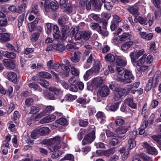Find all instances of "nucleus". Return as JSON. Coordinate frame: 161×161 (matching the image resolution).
Masks as SVG:
<instances>
[{"label": "nucleus", "instance_id": "f257e3e1", "mask_svg": "<svg viewBox=\"0 0 161 161\" xmlns=\"http://www.w3.org/2000/svg\"><path fill=\"white\" fill-rule=\"evenodd\" d=\"M60 64L58 62H56L52 64L51 69L56 70L62 77H66L68 75V73L70 71L69 68L64 64H62L60 66L62 71H60L58 69L59 68Z\"/></svg>", "mask_w": 161, "mask_h": 161}, {"label": "nucleus", "instance_id": "f03ea898", "mask_svg": "<svg viewBox=\"0 0 161 161\" xmlns=\"http://www.w3.org/2000/svg\"><path fill=\"white\" fill-rule=\"evenodd\" d=\"M124 73L123 77H116L115 79L119 81H123L125 83H130L131 81V80L133 78V75L129 70H126Z\"/></svg>", "mask_w": 161, "mask_h": 161}, {"label": "nucleus", "instance_id": "7ed1b4c3", "mask_svg": "<svg viewBox=\"0 0 161 161\" xmlns=\"http://www.w3.org/2000/svg\"><path fill=\"white\" fill-rule=\"evenodd\" d=\"M49 142L50 144L53 145V150H56L61 147V138L59 136H57L49 139Z\"/></svg>", "mask_w": 161, "mask_h": 161}, {"label": "nucleus", "instance_id": "20e7f679", "mask_svg": "<svg viewBox=\"0 0 161 161\" xmlns=\"http://www.w3.org/2000/svg\"><path fill=\"white\" fill-rule=\"evenodd\" d=\"M95 139V132L94 130H92L90 133L85 136L82 141L83 145L90 144Z\"/></svg>", "mask_w": 161, "mask_h": 161}, {"label": "nucleus", "instance_id": "39448f33", "mask_svg": "<svg viewBox=\"0 0 161 161\" xmlns=\"http://www.w3.org/2000/svg\"><path fill=\"white\" fill-rule=\"evenodd\" d=\"M54 109V106L51 105L47 106L46 107L45 110L35 116V118L36 120H37L42 117L45 116L47 114L51 112Z\"/></svg>", "mask_w": 161, "mask_h": 161}, {"label": "nucleus", "instance_id": "423d86ee", "mask_svg": "<svg viewBox=\"0 0 161 161\" xmlns=\"http://www.w3.org/2000/svg\"><path fill=\"white\" fill-rule=\"evenodd\" d=\"M110 90L108 88L107 86H104L98 89L97 95L102 97H105L108 96Z\"/></svg>", "mask_w": 161, "mask_h": 161}, {"label": "nucleus", "instance_id": "0eeeda50", "mask_svg": "<svg viewBox=\"0 0 161 161\" xmlns=\"http://www.w3.org/2000/svg\"><path fill=\"white\" fill-rule=\"evenodd\" d=\"M125 92V90L124 89L120 88L115 89L114 91V99L116 101L118 100L124 95Z\"/></svg>", "mask_w": 161, "mask_h": 161}, {"label": "nucleus", "instance_id": "6e6552de", "mask_svg": "<svg viewBox=\"0 0 161 161\" xmlns=\"http://www.w3.org/2000/svg\"><path fill=\"white\" fill-rule=\"evenodd\" d=\"M116 65L123 66L126 65L127 62L125 58L121 56H115Z\"/></svg>", "mask_w": 161, "mask_h": 161}, {"label": "nucleus", "instance_id": "1a4fd4ad", "mask_svg": "<svg viewBox=\"0 0 161 161\" xmlns=\"http://www.w3.org/2000/svg\"><path fill=\"white\" fill-rule=\"evenodd\" d=\"M103 81L104 80L102 77H96L93 80L92 85L93 86L98 87L103 84Z\"/></svg>", "mask_w": 161, "mask_h": 161}, {"label": "nucleus", "instance_id": "9d476101", "mask_svg": "<svg viewBox=\"0 0 161 161\" xmlns=\"http://www.w3.org/2000/svg\"><path fill=\"white\" fill-rule=\"evenodd\" d=\"M3 75L7 77L8 79L12 81H16L17 79L16 74L14 72L5 71Z\"/></svg>", "mask_w": 161, "mask_h": 161}, {"label": "nucleus", "instance_id": "9b49d317", "mask_svg": "<svg viewBox=\"0 0 161 161\" xmlns=\"http://www.w3.org/2000/svg\"><path fill=\"white\" fill-rule=\"evenodd\" d=\"M143 146V147L147 149L149 153L151 154H154L157 153V152L155 148L149 145L147 142H144Z\"/></svg>", "mask_w": 161, "mask_h": 161}, {"label": "nucleus", "instance_id": "f8f14e48", "mask_svg": "<svg viewBox=\"0 0 161 161\" xmlns=\"http://www.w3.org/2000/svg\"><path fill=\"white\" fill-rule=\"evenodd\" d=\"M146 55L144 54L139 59L137 60H136L133 64L134 66H137L138 67L141 66L146 63Z\"/></svg>", "mask_w": 161, "mask_h": 161}, {"label": "nucleus", "instance_id": "ddd939ff", "mask_svg": "<svg viewBox=\"0 0 161 161\" xmlns=\"http://www.w3.org/2000/svg\"><path fill=\"white\" fill-rule=\"evenodd\" d=\"M100 69V62L97 61L95 62V63L92 68L90 69L91 71L93 73H98Z\"/></svg>", "mask_w": 161, "mask_h": 161}, {"label": "nucleus", "instance_id": "4468645a", "mask_svg": "<svg viewBox=\"0 0 161 161\" xmlns=\"http://www.w3.org/2000/svg\"><path fill=\"white\" fill-rule=\"evenodd\" d=\"M81 53L78 51H76L74 52V55L70 57L71 60L74 63H77L80 60Z\"/></svg>", "mask_w": 161, "mask_h": 161}, {"label": "nucleus", "instance_id": "2eb2a0df", "mask_svg": "<svg viewBox=\"0 0 161 161\" xmlns=\"http://www.w3.org/2000/svg\"><path fill=\"white\" fill-rule=\"evenodd\" d=\"M129 127V125H125L118 127L116 129V132L119 135L124 134L128 130Z\"/></svg>", "mask_w": 161, "mask_h": 161}, {"label": "nucleus", "instance_id": "dca6fc26", "mask_svg": "<svg viewBox=\"0 0 161 161\" xmlns=\"http://www.w3.org/2000/svg\"><path fill=\"white\" fill-rule=\"evenodd\" d=\"M53 49L60 52H62L65 50V46L62 43H53Z\"/></svg>", "mask_w": 161, "mask_h": 161}, {"label": "nucleus", "instance_id": "f3484780", "mask_svg": "<svg viewBox=\"0 0 161 161\" xmlns=\"http://www.w3.org/2000/svg\"><path fill=\"white\" fill-rule=\"evenodd\" d=\"M154 79L153 77H151L149 78L148 83L147 84L145 90L148 92L151 90L152 87L155 86L156 84V81L154 82Z\"/></svg>", "mask_w": 161, "mask_h": 161}, {"label": "nucleus", "instance_id": "a211bd4d", "mask_svg": "<svg viewBox=\"0 0 161 161\" xmlns=\"http://www.w3.org/2000/svg\"><path fill=\"white\" fill-rule=\"evenodd\" d=\"M69 29V27L68 26H63L62 28L61 33H62V37L61 39L62 40H65L67 37L68 31Z\"/></svg>", "mask_w": 161, "mask_h": 161}, {"label": "nucleus", "instance_id": "6ab92c4d", "mask_svg": "<svg viewBox=\"0 0 161 161\" xmlns=\"http://www.w3.org/2000/svg\"><path fill=\"white\" fill-rule=\"evenodd\" d=\"M124 103L132 108H135L136 107V105L133 102L132 98H128L126 99L124 101Z\"/></svg>", "mask_w": 161, "mask_h": 161}, {"label": "nucleus", "instance_id": "aec40b11", "mask_svg": "<svg viewBox=\"0 0 161 161\" xmlns=\"http://www.w3.org/2000/svg\"><path fill=\"white\" fill-rule=\"evenodd\" d=\"M56 118V117L53 115H50L42 119L41 120L42 123L50 122L53 121Z\"/></svg>", "mask_w": 161, "mask_h": 161}, {"label": "nucleus", "instance_id": "412c9836", "mask_svg": "<svg viewBox=\"0 0 161 161\" xmlns=\"http://www.w3.org/2000/svg\"><path fill=\"white\" fill-rule=\"evenodd\" d=\"M139 34L142 38L147 41L151 40L153 37L152 33L147 34L145 32H141Z\"/></svg>", "mask_w": 161, "mask_h": 161}, {"label": "nucleus", "instance_id": "4be33fe9", "mask_svg": "<svg viewBox=\"0 0 161 161\" xmlns=\"http://www.w3.org/2000/svg\"><path fill=\"white\" fill-rule=\"evenodd\" d=\"M122 67L118 65L115 66V69L118 73V75L114 77L115 79L116 77H121L123 76V74L125 73V71Z\"/></svg>", "mask_w": 161, "mask_h": 161}, {"label": "nucleus", "instance_id": "5701e85b", "mask_svg": "<svg viewBox=\"0 0 161 161\" xmlns=\"http://www.w3.org/2000/svg\"><path fill=\"white\" fill-rule=\"evenodd\" d=\"M40 136H45L49 133L50 130L47 127H42L38 130Z\"/></svg>", "mask_w": 161, "mask_h": 161}, {"label": "nucleus", "instance_id": "b1692460", "mask_svg": "<svg viewBox=\"0 0 161 161\" xmlns=\"http://www.w3.org/2000/svg\"><path fill=\"white\" fill-rule=\"evenodd\" d=\"M138 7L136 6H131L128 8V10L131 14L135 16L138 15Z\"/></svg>", "mask_w": 161, "mask_h": 161}, {"label": "nucleus", "instance_id": "393cba45", "mask_svg": "<svg viewBox=\"0 0 161 161\" xmlns=\"http://www.w3.org/2000/svg\"><path fill=\"white\" fill-rule=\"evenodd\" d=\"M10 39L9 34L7 33H2L0 34V41L1 42H6Z\"/></svg>", "mask_w": 161, "mask_h": 161}, {"label": "nucleus", "instance_id": "a878e982", "mask_svg": "<svg viewBox=\"0 0 161 161\" xmlns=\"http://www.w3.org/2000/svg\"><path fill=\"white\" fill-rule=\"evenodd\" d=\"M97 117L98 119L101 123H103L105 122L106 117L104 114L101 112H98L97 114Z\"/></svg>", "mask_w": 161, "mask_h": 161}, {"label": "nucleus", "instance_id": "bb28decb", "mask_svg": "<svg viewBox=\"0 0 161 161\" xmlns=\"http://www.w3.org/2000/svg\"><path fill=\"white\" fill-rule=\"evenodd\" d=\"M133 44V42L132 41L126 42L122 45L121 49L123 51H126Z\"/></svg>", "mask_w": 161, "mask_h": 161}, {"label": "nucleus", "instance_id": "cd10ccee", "mask_svg": "<svg viewBox=\"0 0 161 161\" xmlns=\"http://www.w3.org/2000/svg\"><path fill=\"white\" fill-rule=\"evenodd\" d=\"M148 125V122L147 121H145L143 124L140 127L139 129V134L140 135H142L145 132V129L146 128Z\"/></svg>", "mask_w": 161, "mask_h": 161}, {"label": "nucleus", "instance_id": "c85d7f7f", "mask_svg": "<svg viewBox=\"0 0 161 161\" xmlns=\"http://www.w3.org/2000/svg\"><path fill=\"white\" fill-rule=\"evenodd\" d=\"M90 101L89 97H81L79 98L77 100L78 103L81 104H86L88 103Z\"/></svg>", "mask_w": 161, "mask_h": 161}, {"label": "nucleus", "instance_id": "c756f323", "mask_svg": "<svg viewBox=\"0 0 161 161\" xmlns=\"http://www.w3.org/2000/svg\"><path fill=\"white\" fill-rule=\"evenodd\" d=\"M41 109V107L39 105L32 106L31 108V113L32 114H36Z\"/></svg>", "mask_w": 161, "mask_h": 161}, {"label": "nucleus", "instance_id": "7c9ffc66", "mask_svg": "<svg viewBox=\"0 0 161 161\" xmlns=\"http://www.w3.org/2000/svg\"><path fill=\"white\" fill-rule=\"evenodd\" d=\"M82 39L85 40H88L90 37L91 33L89 31H81Z\"/></svg>", "mask_w": 161, "mask_h": 161}, {"label": "nucleus", "instance_id": "2f4dec72", "mask_svg": "<svg viewBox=\"0 0 161 161\" xmlns=\"http://www.w3.org/2000/svg\"><path fill=\"white\" fill-rule=\"evenodd\" d=\"M119 41L121 42L125 41L130 39V34L129 33H125L119 36Z\"/></svg>", "mask_w": 161, "mask_h": 161}, {"label": "nucleus", "instance_id": "473e14b6", "mask_svg": "<svg viewBox=\"0 0 161 161\" xmlns=\"http://www.w3.org/2000/svg\"><path fill=\"white\" fill-rule=\"evenodd\" d=\"M130 56L131 58L132 64L135 62L136 59L138 58L137 57L136 51H134L133 52H131L130 54Z\"/></svg>", "mask_w": 161, "mask_h": 161}, {"label": "nucleus", "instance_id": "72a5a7b5", "mask_svg": "<svg viewBox=\"0 0 161 161\" xmlns=\"http://www.w3.org/2000/svg\"><path fill=\"white\" fill-rule=\"evenodd\" d=\"M147 20L145 18H143L142 17H139L137 18H135L134 19V21L136 23L139 22L142 25L145 24Z\"/></svg>", "mask_w": 161, "mask_h": 161}, {"label": "nucleus", "instance_id": "f704fd0d", "mask_svg": "<svg viewBox=\"0 0 161 161\" xmlns=\"http://www.w3.org/2000/svg\"><path fill=\"white\" fill-rule=\"evenodd\" d=\"M115 151V148H114L107 150H104V155L105 156L108 157L110 155L113 154Z\"/></svg>", "mask_w": 161, "mask_h": 161}, {"label": "nucleus", "instance_id": "c9c22d12", "mask_svg": "<svg viewBox=\"0 0 161 161\" xmlns=\"http://www.w3.org/2000/svg\"><path fill=\"white\" fill-rule=\"evenodd\" d=\"M106 60L110 62H114L115 59V57L112 54L109 53L105 57Z\"/></svg>", "mask_w": 161, "mask_h": 161}, {"label": "nucleus", "instance_id": "e433bc0d", "mask_svg": "<svg viewBox=\"0 0 161 161\" xmlns=\"http://www.w3.org/2000/svg\"><path fill=\"white\" fill-rule=\"evenodd\" d=\"M71 72L72 75H74L75 76H79L80 74V71L79 70L73 66L71 67Z\"/></svg>", "mask_w": 161, "mask_h": 161}, {"label": "nucleus", "instance_id": "4c0bfd02", "mask_svg": "<svg viewBox=\"0 0 161 161\" xmlns=\"http://www.w3.org/2000/svg\"><path fill=\"white\" fill-rule=\"evenodd\" d=\"M40 36V33L39 32H35L33 33L31 37V40L33 42L36 41Z\"/></svg>", "mask_w": 161, "mask_h": 161}, {"label": "nucleus", "instance_id": "58836bf2", "mask_svg": "<svg viewBox=\"0 0 161 161\" xmlns=\"http://www.w3.org/2000/svg\"><path fill=\"white\" fill-rule=\"evenodd\" d=\"M39 75L41 77L45 78H51L52 77V75L50 74L45 71L40 72Z\"/></svg>", "mask_w": 161, "mask_h": 161}, {"label": "nucleus", "instance_id": "ea45409f", "mask_svg": "<svg viewBox=\"0 0 161 161\" xmlns=\"http://www.w3.org/2000/svg\"><path fill=\"white\" fill-rule=\"evenodd\" d=\"M77 97L76 95H73L71 94H67L65 97V99L66 100L69 101H72L75 99Z\"/></svg>", "mask_w": 161, "mask_h": 161}, {"label": "nucleus", "instance_id": "a19ab883", "mask_svg": "<svg viewBox=\"0 0 161 161\" xmlns=\"http://www.w3.org/2000/svg\"><path fill=\"white\" fill-rule=\"evenodd\" d=\"M26 7V4L23 3L21 5L19 6L17 8L16 12L20 13L24 11Z\"/></svg>", "mask_w": 161, "mask_h": 161}, {"label": "nucleus", "instance_id": "79ce46f5", "mask_svg": "<svg viewBox=\"0 0 161 161\" xmlns=\"http://www.w3.org/2000/svg\"><path fill=\"white\" fill-rule=\"evenodd\" d=\"M86 132V130L85 129H81L79 132L77 137L79 141H81L83 137V136Z\"/></svg>", "mask_w": 161, "mask_h": 161}, {"label": "nucleus", "instance_id": "37998d69", "mask_svg": "<svg viewBox=\"0 0 161 161\" xmlns=\"http://www.w3.org/2000/svg\"><path fill=\"white\" fill-rule=\"evenodd\" d=\"M97 32L103 36H106L108 35V32L106 30L104 31L102 30L101 29V27H99V29L97 30Z\"/></svg>", "mask_w": 161, "mask_h": 161}, {"label": "nucleus", "instance_id": "c03bdc74", "mask_svg": "<svg viewBox=\"0 0 161 161\" xmlns=\"http://www.w3.org/2000/svg\"><path fill=\"white\" fill-rule=\"evenodd\" d=\"M40 134L39 133L38 130H33L31 133V137L34 139H35L38 138Z\"/></svg>", "mask_w": 161, "mask_h": 161}, {"label": "nucleus", "instance_id": "a18cd8bd", "mask_svg": "<svg viewBox=\"0 0 161 161\" xmlns=\"http://www.w3.org/2000/svg\"><path fill=\"white\" fill-rule=\"evenodd\" d=\"M25 19V14H22L18 18V26L19 27L21 26L23 24Z\"/></svg>", "mask_w": 161, "mask_h": 161}, {"label": "nucleus", "instance_id": "49530a36", "mask_svg": "<svg viewBox=\"0 0 161 161\" xmlns=\"http://www.w3.org/2000/svg\"><path fill=\"white\" fill-rule=\"evenodd\" d=\"M5 56L8 58H14L16 57L15 53L11 52H7L5 54Z\"/></svg>", "mask_w": 161, "mask_h": 161}, {"label": "nucleus", "instance_id": "de8ad7c7", "mask_svg": "<svg viewBox=\"0 0 161 161\" xmlns=\"http://www.w3.org/2000/svg\"><path fill=\"white\" fill-rule=\"evenodd\" d=\"M122 19L121 17L115 14L113 16V19L112 21L114 22L117 24H118L121 22Z\"/></svg>", "mask_w": 161, "mask_h": 161}, {"label": "nucleus", "instance_id": "09e8293b", "mask_svg": "<svg viewBox=\"0 0 161 161\" xmlns=\"http://www.w3.org/2000/svg\"><path fill=\"white\" fill-rule=\"evenodd\" d=\"M90 28L93 30H96L97 31V30L99 29V27H101L99 24L96 23H92L91 24Z\"/></svg>", "mask_w": 161, "mask_h": 161}, {"label": "nucleus", "instance_id": "8fccbe9b", "mask_svg": "<svg viewBox=\"0 0 161 161\" xmlns=\"http://www.w3.org/2000/svg\"><path fill=\"white\" fill-rule=\"evenodd\" d=\"M56 122L61 125H65L67 124V121L64 118H60L56 120Z\"/></svg>", "mask_w": 161, "mask_h": 161}, {"label": "nucleus", "instance_id": "3c124183", "mask_svg": "<svg viewBox=\"0 0 161 161\" xmlns=\"http://www.w3.org/2000/svg\"><path fill=\"white\" fill-rule=\"evenodd\" d=\"M62 154L61 152L59 150L55 151L52 155L51 157L52 158L55 159L58 158Z\"/></svg>", "mask_w": 161, "mask_h": 161}, {"label": "nucleus", "instance_id": "603ef678", "mask_svg": "<svg viewBox=\"0 0 161 161\" xmlns=\"http://www.w3.org/2000/svg\"><path fill=\"white\" fill-rule=\"evenodd\" d=\"M39 83L41 86L44 87H46L49 85L48 82L45 80H40Z\"/></svg>", "mask_w": 161, "mask_h": 161}, {"label": "nucleus", "instance_id": "864d4df0", "mask_svg": "<svg viewBox=\"0 0 161 161\" xmlns=\"http://www.w3.org/2000/svg\"><path fill=\"white\" fill-rule=\"evenodd\" d=\"M49 90L50 91L53 92V94H54L57 96H58L61 92V91L60 90L56 88H49Z\"/></svg>", "mask_w": 161, "mask_h": 161}, {"label": "nucleus", "instance_id": "5fc2aeb1", "mask_svg": "<svg viewBox=\"0 0 161 161\" xmlns=\"http://www.w3.org/2000/svg\"><path fill=\"white\" fill-rule=\"evenodd\" d=\"M119 104L118 103L112 104L109 107V110L112 111H116L118 108Z\"/></svg>", "mask_w": 161, "mask_h": 161}, {"label": "nucleus", "instance_id": "6e6d98bb", "mask_svg": "<svg viewBox=\"0 0 161 161\" xmlns=\"http://www.w3.org/2000/svg\"><path fill=\"white\" fill-rule=\"evenodd\" d=\"M45 29L46 30L47 33L48 34H50L52 31V24L50 23H47L46 24Z\"/></svg>", "mask_w": 161, "mask_h": 161}, {"label": "nucleus", "instance_id": "4d7b16f0", "mask_svg": "<svg viewBox=\"0 0 161 161\" xmlns=\"http://www.w3.org/2000/svg\"><path fill=\"white\" fill-rule=\"evenodd\" d=\"M28 27L29 31L31 32L34 30L36 25L35 24L34 22H32L28 24Z\"/></svg>", "mask_w": 161, "mask_h": 161}, {"label": "nucleus", "instance_id": "13d9d810", "mask_svg": "<svg viewBox=\"0 0 161 161\" xmlns=\"http://www.w3.org/2000/svg\"><path fill=\"white\" fill-rule=\"evenodd\" d=\"M68 4V1L67 0H60V6L61 8H66Z\"/></svg>", "mask_w": 161, "mask_h": 161}, {"label": "nucleus", "instance_id": "bf43d9fd", "mask_svg": "<svg viewBox=\"0 0 161 161\" xmlns=\"http://www.w3.org/2000/svg\"><path fill=\"white\" fill-rule=\"evenodd\" d=\"M74 159V156L71 154H68L65 155L63 158H62L61 161H63L64 160H73Z\"/></svg>", "mask_w": 161, "mask_h": 161}, {"label": "nucleus", "instance_id": "052dcab7", "mask_svg": "<svg viewBox=\"0 0 161 161\" xmlns=\"http://www.w3.org/2000/svg\"><path fill=\"white\" fill-rule=\"evenodd\" d=\"M128 143L130 149H132L136 146V142L134 140L129 139Z\"/></svg>", "mask_w": 161, "mask_h": 161}, {"label": "nucleus", "instance_id": "680f3d73", "mask_svg": "<svg viewBox=\"0 0 161 161\" xmlns=\"http://www.w3.org/2000/svg\"><path fill=\"white\" fill-rule=\"evenodd\" d=\"M31 13L34 14L37 16L39 15V12L38 10L37 9V6H35L34 7L32 8Z\"/></svg>", "mask_w": 161, "mask_h": 161}, {"label": "nucleus", "instance_id": "e2e57ef3", "mask_svg": "<svg viewBox=\"0 0 161 161\" xmlns=\"http://www.w3.org/2000/svg\"><path fill=\"white\" fill-rule=\"evenodd\" d=\"M118 142L119 141L117 139L113 138L110 141L109 144L111 146H114L118 144Z\"/></svg>", "mask_w": 161, "mask_h": 161}, {"label": "nucleus", "instance_id": "0e129e2a", "mask_svg": "<svg viewBox=\"0 0 161 161\" xmlns=\"http://www.w3.org/2000/svg\"><path fill=\"white\" fill-rule=\"evenodd\" d=\"M115 123L117 125H121L124 123V121L121 118H118L115 120Z\"/></svg>", "mask_w": 161, "mask_h": 161}, {"label": "nucleus", "instance_id": "69168bd1", "mask_svg": "<svg viewBox=\"0 0 161 161\" xmlns=\"http://www.w3.org/2000/svg\"><path fill=\"white\" fill-rule=\"evenodd\" d=\"M50 6L51 9L53 11L56 10L58 8L57 4L53 2H52L50 3Z\"/></svg>", "mask_w": 161, "mask_h": 161}, {"label": "nucleus", "instance_id": "338daca9", "mask_svg": "<svg viewBox=\"0 0 161 161\" xmlns=\"http://www.w3.org/2000/svg\"><path fill=\"white\" fill-rule=\"evenodd\" d=\"M104 6L107 10H110L112 8L113 5L111 4L110 2H107L104 3Z\"/></svg>", "mask_w": 161, "mask_h": 161}, {"label": "nucleus", "instance_id": "774afa93", "mask_svg": "<svg viewBox=\"0 0 161 161\" xmlns=\"http://www.w3.org/2000/svg\"><path fill=\"white\" fill-rule=\"evenodd\" d=\"M46 97L47 99L49 100H54L55 99L53 93L52 92L48 93Z\"/></svg>", "mask_w": 161, "mask_h": 161}]
</instances>
